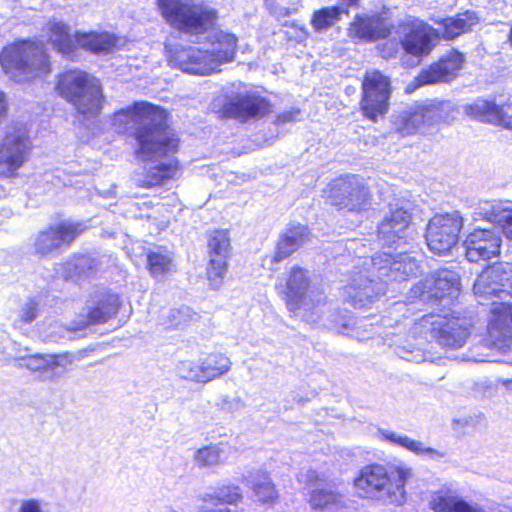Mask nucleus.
<instances>
[{"label":"nucleus","mask_w":512,"mask_h":512,"mask_svg":"<svg viewBox=\"0 0 512 512\" xmlns=\"http://www.w3.org/2000/svg\"><path fill=\"white\" fill-rule=\"evenodd\" d=\"M342 496L334 491L315 488L309 498V504L313 509H325L341 502Z\"/></svg>","instance_id":"43"},{"label":"nucleus","mask_w":512,"mask_h":512,"mask_svg":"<svg viewBox=\"0 0 512 512\" xmlns=\"http://www.w3.org/2000/svg\"><path fill=\"white\" fill-rule=\"evenodd\" d=\"M495 114L497 119L493 120V124L510 127L512 125V102H507L502 106L496 105Z\"/></svg>","instance_id":"48"},{"label":"nucleus","mask_w":512,"mask_h":512,"mask_svg":"<svg viewBox=\"0 0 512 512\" xmlns=\"http://www.w3.org/2000/svg\"><path fill=\"white\" fill-rule=\"evenodd\" d=\"M28 352H29L28 347L18 348L15 351V354L6 358V360L13 362L17 368L21 369V363L23 362V360H20L18 358H28L31 355Z\"/></svg>","instance_id":"51"},{"label":"nucleus","mask_w":512,"mask_h":512,"mask_svg":"<svg viewBox=\"0 0 512 512\" xmlns=\"http://www.w3.org/2000/svg\"><path fill=\"white\" fill-rule=\"evenodd\" d=\"M223 454L222 444L211 443L197 449L193 461L200 468L216 467L224 462Z\"/></svg>","instance_id":"38"},{"label":"nucleus","mask_w":512,"mask_h":512,"mask_svg":"<svg viewBox=\"0 0 512 512\" xmlns=\"http://www.w3.org/2000/svg\"><path fill=\"white\" fill-rule=\"evenodd\" d=\"M332 203L349 211H365L371 207L367 187L356 176L337 179L331 188Z\"/></svg>","instance_id":"16"},{"label":"nucleus","mask_w":512,"mask_h":512,"mask_svg":"<svg viewBox=\"0 0 512 512\" xmlns=\"http://www.w3.org/2000/svg\"><path fill=\"white\" fill-rule=\"evenodd\" d=\"M269 112L268 102L255 95H238L224 106V114L242 122L263 117Z\"/></svg>","instance_id":"26"},{"label":"nucleus","mask_w":512,"mask_h":512,"mask_svg":"<svg viewBox=\"0 0 512 512\" xmlns=\"http://www.w3.org/2000/svg\"><path fill=\"white\" fill-rule=\"evenodd\" d=\"M348 334H349L350 336H352V337H356V338H358V339H360V340H363V339H365V338H366L365 336H361V335L358 333V331H356V329H351V332H350V333H348Z\"/></svg>","instance_id":"55"},{"label":"nucleus","mask_w":512,"mask_h":512,"mask_svg":"<svg viewBox=\"0 0 512 512\" xmlns=\"http://www.w3.org/2000/svg\"><path fill=\"white\" fill-rule=\"evenodd\" d=\"M112 126L122 134L135 127V155L145 163L143 171L134 178L139 187L151 188L174 178L178 171L175 154L179 140L168 128L165 110L147 102H137L115 112Z\"/></svg>","instance_id":"1"},{"label":"nucleus","mask_w":512,"mask_h":512,"mask_svg":"<svg viewBox=\"0 0 512 512\" xmlns=\"http://www.w3.org/2000/svg\"><path fill=\"white\" fill-rule=\"evenodd\" d=\"M381 439L390 442L391 444L398 445L404 448L408 436L400 435L388 430H379Z\"/></svg>","instance_id":"50"},{"label":"nucleus","mask_w":512,"mask_h":512,"mask_svg":"<svg viewBox=\"0 0 512 512\" xmlns=\"http://www.w3.org/2000/svg\"><path fill=\"white\" fill-rule=\"evenodd\" d=\"M438 23L442 27L439 34H442L446 39H454L476 26L479 23V17L473 11H466L456 17L442 19Z\"/></svg>","instance_id":"33"},{"label":"nucleus","mask_w":512,"mask_h":512,"mask_svg":"<svg viewBox=\"0 0 512 512\" xmlns=\"http://www.w3.org/2000/svg\"><path fill=\"white\" fill-rule=\"evenodd\" d=\"M508 39H509L510 44L512 45V26H511V30H510Z\"/></svg>","instance_id":"59"},{"label":"nucleus","mask_w":512,"mask_h":512,"mask_svg":"<svg viewBox=\"0 0 512 512\" xmlns=\"http://www.w3.org/2000/svg\"><path fill=\"white\" fill-rule=\"evenodd\" d=\"M309 231L305 226H295L287 230L280 238L277 244V250L273 256V261L278 263L289 257L302 245L309 241Z\"/></svg>","instance_id":"31"},{"label":"nucleus","mask_w":512,"mask_h":512,"mask_svg":"<svg viewBox=\"0 0 512 512\" xmlns=\"http://www.w3.org/2000/svg\"><path fill=\"white\" fill-rule=\"evenodd\" d=\"M394 52H395V50H394V51H392V52H386V51H385V49H384V50H383V56H384L385 58H387V57H392Z\"/></svg>","instance_id":"58"},{"label":"nucleus","mask_w":512,"mask_h":512,"mask_svg":"<svg viewBox=\"0 0 512 512\" xmlns=\"http://www.w3.org/2000/svg\"><path fill=\"white\" fill-rule=\"evenodd\" d=\"M207 383L227 374L232 367V362L223 353H209L201 357Z\"/></svg>","instance_id":"36"},{"label":"nucleus","mask_w":512,"mask_h":512,"mask_svg":"<svg viewBox=\"0 0 512 512\" xmlns=\"http://www.w3.org/2000/svg\"><path fill=\"white\" fill-rule=\"evenodd\" d=\"M462 108L465 115L474 120L493 123V120L497 119L495 116L496 104L492 101L479 98L472 103L465 104Z\"/></svg>","instance_id":"39"},{"label":"nucleus","mask_w":512,"mask_h":512,"mask_svg":"<svg viewBox=\"0 0 512 512\" xmlns=\"http://www.w3.org/2000/svg\"><path fill=\"white\" fill-rule=\"evenodd\" d=\"M48 43L60 54L70 56L77 46L70 26L56 17L50 18L45 26Z\"/></svg>","instance_id":"30"},{"label":"nucleus","mask_w":512,"mask_h":512,"mask_svg":"<svg viewBox=\"0 0 512 512\" xmlns=\"http://www.w3.org/2000/svg\"><path fill=\"white\" fill-rule=\"evenodd\" d=\"M0 63L7 74L18 82L28 81L50 72V61L43 45L22 41L5 47Z\"/></svg>","instance_id":"7"},{"label":"nucleus","mask_w":512,"mask_h":512,"mask_svg":"<svg viewBox=\"0 0 512 512\" xmlns=\"http://www.w3.org/2000/svg\"><path fill=\"white\" fill-rule=\"evenodd\" d=\"M478 214L499 225L506 237L512 239V209L502 203H485L479 207Z\"/></svg>","instance_id":"34"},{"label":"nucleus","mask_w":512,"mask_h":512,"mask_svg":"<svg viewBox=\"0 0 512 512\" xmlns=\"http://www.w3.org/2000/svg\"><path fill=\"white\" fill-rule=\"evenodd\" d=\"M156 6L167 24L189 34L205 33L217 20L216 10L202 0H156Z\"/></svg>","instance_id":"6"},{"label":"nucleus","mask_w":512,"mask_h":512,"mask_svg":"<svg viewBox=\"0 0 512 512\" xmlns=\"http://www.w3.org/2000/svg\"><path fill=\"white\" fill-rule=\"evenodd\" d=\"M209 262L207 265V279L213 289H219L223 284L228 269L230 256V238L224 230L214 231L208 243Z\"/></svg>","instance_id":"17"},{"label":"nucleus","mask_w":512,"mask_h":512,"mask_svg":"<svg viewBox=\"0 0 512 512\" xmlns=\"http://www.w3.org/2000/svg\"><path fill=\"white\" fill-rule=\"evenodd\" d=\"M411 219L409 203L389 204V209L378 226V238L385 245L395 244L405 238Z\"/></svg>","instance_id":"19"},{"label":"nucleus","mask_w":512,"mask_h":512,"mask_svg":"<svg viewBox=\"0 0 512 512\" xmlns=\"http://www.w3.org/2000/svg\"><path fill=\"white\" fill-rule=\"evenodd\" d=\"M453 112L450 102L416 104L399 112L394 118V125L400 134L408 136L440 122H449Z\"/></svg>","instance_id":"8"},{"label":"nucleus","mask_w":512,"mask_h":512,"mask_svg":"<svg viewBox=\"0 0 512 512\" xmlns=\"http://www.w3.org/2000/svg\"><path fill=\"white\" fill-rule=\"evenodd\" d=\"M208 48L181 47L170 55V61L184 72L195 75H209L220 71L221 65L231 62L236 52L237 38L228 33L218 32Z\"/></svg>","instance_id":"4"},{"label":"nucleus","mask_w":512,"mask_h":512,"mask_svg":"<svg viewBox=\"0 0 512 512\" xmlns=\"http://www.w3.org/2000/svg\"><path fill=\"white\" fill-rule=\"evenodd\" d=\"M175 370L177 376L183 380L201 384L207 383L201 358L198 360H181L176 364Z\"/></svg>","instance_id":"41"},{"label":"nucleus","mask_w":512,"mask_h":512,"mask_svg":"<svg viewBox=\"0 0 512 512\" xmlns=\"http://www.w3.org/2000/svg\"><path fill=\"white\" fill-rule=\"evenodd\" d=\"M371 266L379 278L386 277L393 281L405 280L419 269L417 260L404 253H378L371 258Z\"/></svg>","instance_id":"20"},{"label":"nucleus","mask_w":512,"mask_h":512,"mask_svg":"<svg viewBox=\"0 0 512 512\" xmlns=\"http://www.w3.org/2000/svg\"><path fill=\"white\" fill-rule=\"evenodd\" d=\"M243 499L241 488L235 484H222L215 488H210L199 496L201 505L214 504L216 507L219 503L227 505H237Z\"/></svg>","instance_id":"32"},{"label":"nucleus","mask_w":512,"mask_h":512,"mask_svg":"<svg viewBox=\"0 0 512 512\" xmlns=\"http://www.w3.org/2000/svg\"><path fill=\"white\" fill-rule=\"evenodd\" d=\"M299 114H300L299 110L288 111V112H284L282 115H280L279 119L282 122H290V121H294Z\"/></svg>","instance_id":"53"},{"label":"nucleus","mask_w":512,"mask_h":512,"mask_svg":"<svg viewBox=\"0 0 512 512\" xmlns=\"http://www.w3.org/2000/svg\"><path fill=\"white\" fill-rule=\"evenodd\" d=\"M392 24L384 15H373L371 17H359L350 27L353 36L363 40H376L386 38L390 35Z\"/></svg>","instance_id":"29"},{"label":"nucleus","mask_w":512,"mask_h":512,"mask_svg":"<svg viewBox=\"0 0 512 512\" xmlns=\"http://www.w3.org/2000/svg\"><path fill=\"white\" fill-rule=\"evenodd\" d=\"M490 313L485 346L507 353L512 347V304L493 301Z\"/></svg>","instance_id":"15"},{"label":"nucleus","mask_w":512,"mask_h":512,"mask_svg":"<svg viewBox=\"0 0 512 512\" xmlns=\"http://www.w3.org/2000/svg\"><path fill=\"white\" fill-rule=\"evenodd\" d=\"M199 319V315L190 307L184 306L169 310L166 320L162 322L168 328H184Z\"/></svg>","instance_id":"42"},{"label":"nucleus","mask_w":512,"mask_h":512,"mask_svg":"<svg viewBox=\"0 0 512 512\" xmlns=\"http://www.w3.org/2000/svg\"><path fill=\"white\" fill-rule=\"evenodd\" d=\"M120 300L116 294H104L97 300L95 306L89 307L85 315H80L79 319L72 322L67 328L70 331H80L89 325L107 322L118 313Z\"/></svg>","instance_id":"25"},{"label":"nucleus","mask_w":512,"mask_h":512,"mask_svg":"<svg viewBox=\"0 0 512 512\" xmlns=\"http://www.w3.org/2000/svg\"><path fill=\"white\" fill-rule=\"evenodd\" d=\"M382 292L378 283L369 278L363 271H354L350 280L343 288V297L346 302L356 308L370 305Z\"/></svg>","instance_id":"24"},{"label":"nucleus","mask_w":512,"mask_h":512,"mask_svg":"<svg viewBox=\"0 0 512 512\" xmlns=\"http://www.w3.org/2000/svg\"><path fill=\"white\" fill-rule=\"evenodd\" d=\"M40 304L41 301L39 297H27L18 309L17 321L21 324H31L39 316Z\"/></svg>","instance_id":"44"},{"label":"nucleus","mask_w":512,"mask_h":512,"mask_svg":"<svg viewBox=\"0 0 512 512\" xmlns=\"http://www.w3.org/2000/svg\"><path fill=\"white\" fill-rule=\"evenodd\" d=\"M349 5L355 4L357 0H346Z\"/></svg>","instance_id":"60"},{"label":"nucleus","mask_w":512,"mask_h":512,"mask_svg":"<svg viewBox=\"0 0 512 512\" xmlns=\"http://www.w3.org/2000/svg\"><path fill=\"white\" fill-rule=\"evenodd\" d=\"M86 227L79 222L63 221L40 232L35 240V252L44 256L62 245H69Z\"/></svg>","instance_id":"21"},{"label":"nucleus","mask_w":512,"mask_h":512,"mask_svg":"<svg viewBox=\"0 0 512 512\" xmlns=\"http://www.w3.org/2000/svg\"><path fill=\"white\" fill-rule=\"evenodd\" d=\"M300 33H301V35L299 36L300 40L307 38L308 33H307L305 28L301 27L300 28Z\"/></svg>","instance_id":"57"},{"label":"nucleus","mask_w":512,"mask_h":512,"mask_svg":"<svg viewBox=\"0 0 512 512\" xmlns=\"http://www.w3.org/2000/svg\"><path fill=\"white\" fill-rule=\"evenodd\" d=\"M46 503L38 498H25L19 502L17 512H46Z\"/></svg>","instance_id":"49"},{"label":"nucleus","mask_w":512,"mask_h":512,"mask_svg":"<svg viewBox=\"0 0 512 512\" xmlns=\"http://www.w3.org/2000/svg\"><path fill=\"white\" fill-rule=\"evenodd\" d=\"M95 270V259L87 255L75 256L65 264L67 277L77 280L91 276Z\"/></svg>","instance_id":"40"},{"label":"nucleus","mask_w":512,"mask_h":512,"mask_svg":"<svg viewBox=\"0 0 512 512\" xmlns=\"http://www.w3.org/2000/svg\"><path fill=\"white\" fill-rule=\"evenodd\" d=\"M475 361L483 362V361H485V360H484V359H475Z\"/></svg>","instance_id":"62"},{"label":"nucleus","mask_w":512,"mask_h":512,"mask_svg":"<svg viewBox=\"0 0 512 512\" xmlns=\"http://www.w3.org/2000/svg\"><path fill=\"white\" fill-rule=\"evenodd\" d=\"M297 480L299 483L305 485V487L315 489L319 483L325 481V476L324 474H320L316 470L309 468L301 471L297 476Z\"/></svg>","instance_id":"46"},{"label":"nucleus","mask_w":512,"mask_h":512,"mask_svg":"<svg viewBox=\"0 0 512 512\" xmlns=\"http://www.w3.org/2000/svg\"><path fill=\"white\" fill-rule=\"evenodd\" d=\"M218 407L222 411L235 413L241 411L245 407V403L239 396L225 395L221 397Z\"/></svg>","instance_id":"47"},{"label":"nucleus","mask_w":512,"mask_h":512,"mask_svg":"<svg viewBox=\"0 0 512 512\" xmlns=\"http://www.w3.org/2000/svg\"><path fill=\"white\" fill-rule=\"evenodd\" d=\"M429 332L431 337L444 347L461 348L470 332L466 322L460 318H447L441 315H423L414 322V334Z\"/></svg>","instance_id":"9"},{"label":"nucleus","mask_w":512,"mask_h":512,"mask_svg":"<svg viewBox=\"0 0 512 512\" xmlns=\"http://www.w3.org/2000/svg\"><path fill=\"white\" fill-rule=\"evenodd\" d=\"M501 382L507 389L512 390V379H504Z\"/></svg>","instance_id":"56"},{"label":"nucleus","mask_w":512,"mask_h":512,"mask_svg":"<svg viewBox=\"0 0 512 512\" xmlns=\"http://www.w3.org/2000/svg\"><path fill=\"white\" fill-rule=\"evenodd\" d=\"M396 32L402 36L401 45L404 51L415 57L428 55L433 49V37L439 35V29L413 17L401 21Z\"/></svg>","instance_id":"14"},{"label":"nucleus","mask_w":512,"mask_h":512,"mask_svg":"<svg viewBox=\"0 0 512 512\" xmlns=\"http://www.w3.org/2000/svg\"><path fill=\"white\" fill-rule=\"evenodd\" d=\"M243 481L258 503L269 506L277 503L279 493L269 472L261 469L251 470L244 476Z\"/></svg>","instance_id":"27"},{"label":"nucleus","mask_w":512,"mask_h":512,"mask_svg":"<svg viewBox=\"0 0 512 512\" xmlns=\"http://www.w3.org/2000/svg\"><path fill=\"white\" fill-rule=\"evenodd\" d=\"M392 93L391 80L379 70H370L365 73L362 82V98L360 110L363 115L377 122L389 110V100Z\"/></svg>","instance_id":"10"},{"label":"nucleus","mask_w":512,"mask_h":512,"mask_svg":"<svg viewBox=\"0 0 512 512\" xmlns=\"http://www.w3.org/2000/svg\"><path fill=\"white\" fill-rule=\"evenodd\" d=\"M402 358H406L407 360H411L410 358H408L407 356L405 355H401Z\"/></svg>","instance_id":"61"},{"label":"nucleus","mask_w":512,"mask_h":512,"mask_svg":"<svg viewBox=\"0 0 512 512\" xmlns=\"http://www.w3.org/2000/svg\"><path fill=\"white\" fill-rule=\"evenodd\" d=\"M75 41L78 47L92 53H112L118 50L123 44L121 38L109 32H76Z\"/></svg>","instance_id":"28"},{"label":"nucleus","mask_w":512,"mask_h":512,"mask_svg":"<svg viewBox=\"0 0 512 512\" xmlns=\"http://www.w3.org/2000/svg\"><path fill=\"white\" fill-rule=\"evenodd\" d=\"M346 10L342 7L331 6L324 7L313 12L311 17V26L317 33L327 31L341 20Z\"/></svg>","instance_id":"37"},{"label":"nucleus","mask_w":512,"mask_h":512,"mask_svg":"<svg viewBox=\"0 0 512 512\" xmlns=\"http://www.w3.org/2000/svg\"><path fill=\"white\" fill-rule=\"evenodd\" d=\"M23 360L21 369L28 370L36 379L43 382L58 380L72 361L66 355L35 353Z\"/></svg>","instance_id":"22"},{"label":"nucleus","mask_w":512,"mask_h":512,"mask_svg":"<svg viewBox=\"0 0 512 512\" xmlns=\"http://www.w3.org/2000/svg\"><path fill=\"white\" fill-rule=\"evenodd\" d=\"M463 221L458 212L434 216L427 225L426 241L429 249L439 255L449 252L458 241Z\"/></svg>","instance_id":"12"},{"label":"nucleus","mask_w":512,"mask_h":512,"mask_svg":"<svg viewBox=\"0 0 512 512\" xmlns=\"http://www.w3.org/2000/svg\"><path fill=\"white\" fill-rule=\"evenodd\" d=\"M147 268L152 277L163 280L175 271L173 255L162 249L150 251L147 254Z\"/></svg>","instance_id":"35"},{"label":"nucleus","mask_w":512,"mask_h":512,"mask_svg":"<svg viewBox=\"0 0 512 512\" xmlns=\"http://www.w3.org/2000/svg\"><path fill=\"white\" fill-rule=\"evenodd\" d=\"M6 112V99L2 91H0V117Z\"/></svg>","instance_id":"54"},{"label":"nucleus","mask_w":512,"mask_h":512,"mask_svg":"<svg viewBox=\"0 0 512 512\" xmlns=\"http://www.w3.org/2000/svg\"><path fill=\"white\" fill-rule=\"evenodd\" d=\"M463 64V54L458 51H450L443 55L438 62L421 70L414 81L408 86V90H415L423 85L448 82L457 76L458 72L463 68Z\"/></svg>","instance_id":"18"},{"label":"nucleus","mask_w":512,"mask_h":512,"mask_svg":"<svg viewBox=\"0 0 512 512\" xmlns=\"http://www.w3.org/2000/svg\"><path fill=\"white\" fill-rule=\"evenodd\" d=\"M502 239L491 229H475L464 242L466 258L470 262L487 261L500 253Z\"/></svg>","instance_id":"23"},{"label":"nucleus","mask_w":512,"mask_h":512,"mask_svg":"<svg viewBox=\"0 0 512 512\" xmlns=\"http://www.w3.org/2000/svg\"><path fill=\"white\" fill-rule=\"evenodd\" d=\"M57 90L84 118H95L101 113L104 100L102 85L87 72L70 70L61 74Z\"/></svg>","instance_id":"5"},{"label":"nucleus","mask_w":512,"mask_h":512,"mask_svg":"<svg viewBox=\"0 0 512 512\" xmlns=\"http://www.w3.org/2000/svg\"><path fill=\"white\" fill-rule=\"evenodd\" d=\"M412 476V469L405 465L372 464L359 471L353 484L361 498L401 506L406 502L405 485Z\"/></svg>","instance_id":"3"},{"label":"nucleus","mask_w":512,"mask_h":512,"mask_svg":"<svg viewBox=\"0 0 512 512\" xmlns=\"http://www.w3.org/2000/svg\"><path fill=\"white\" fill-rule=\"evenodd\" d=\"M460 287V278L454 271L442 269L432 273L416 283L409 291V299L430 301L445 297H456Z\"/></svg>","instance_id":"13"},{"label":"nucleus","mask_w":512,"mask_h":512,"mask_svg":"<svg viewBox=\"0 0 512 512\" xmlns=\"http://www.w3.org/2000/svg\"><path fill=\"white\" fill-rule=\"evenodd\" d=\"M282 298L289 312L301 316L309 323L325 321L330 328H336L343 334L348 328L347 321L338 328L339 321L324 292L312 284L308 271L299 266L292 267L282 291Z\"/></svg>","instance_id":"2"},{"label":"nucleus","mask_w":512,"mask_h":512,"mask_svg":"<svg viewBox=\"0 0 512 512\" xmlns=\"http://www.w3.org/2000/svg\"><path fill=\"white\" fill-rule=\"evenodd\" d=\"M404 448L417 456L437 461L445 456V453L425 445L422 441L407 437Z\"/></svg>","instance_id":"45"},{"label":"nucleus","mask_w":512,"mask_h":512,"mask_svg":"<svg viewBox=\"0 0 512 512\" xmlns=\"http://www.w3.org/2000/svg\"><path fill=\"white\" fill-rule=\"evenodd\" d=\"M198 512H232L229 508H218V507H211L208 505H200L198 507Z\"/></svg>","instance_id":"52"},{"label":"nucleus","mask_w":512,"mask_h":512,"mask_svg":"<svg viewBox=\"0 0 512 512\" xmlns=\"http://www.w3.org/2000/svg\"><path fill=\"white\" fill-rule=\"evenodd\" d=\"M31 142L23 126L12 127L0 143V177L13 178L28 160Z\"/></svg>","instance_id":"11"}]
</instances>
